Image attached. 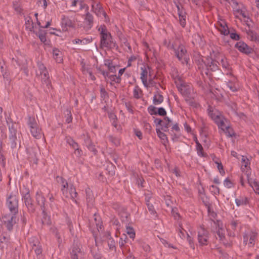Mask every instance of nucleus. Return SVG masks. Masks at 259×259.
<instances>
[{"instance_id":"obj_1","label":"nucleus","mask_w":259,"mask_h":259,"mask_svg":"<svg viewBox=\"0 0 259 259\" xmlns=\"http://www.w3.org/2000/svg\"><path fill=\"white\" fill-rule=\"evenodd\" d=\"M218 64L219 62L216 60L212 58H207L205 61L198 60L197 66L202 75L205 74L209 77H212L214 75L219 79L223 77L224 73L219 67Z\"/></svg>"},{"instance_id":"obj_2","label":"nucleus","mask_w":259,"mask_h":259,"mask_svg":"<svg viewBox=\"0 0 259 259\" xmlns=\"http://www.w3.org/2000/svg\"><path fill=\"white\" fill-rule=\"evenodd\" d=\"M100 32L101 40L100 48H107L109 49H116L118 48V46L115 42L113 40V38L109 32H107L105 25H101L98 29Z\"/></svg>"},{"instance_id":"obj_3","label":"nucleus","mask_w":259,"mask_h":259,"mask_svg":"<svg viewBox=\"0 0 259 259\" xmlns=\"http://www.w3.org/2000/svg\"><path fill=\"white\" fill-rule=\"evenodd\" d=\"M6 123L9 126V135L8 144L12 149L18 150L21 147L20 140L17 137V125L12 121L10 122L6 118Z\"/></svg>"},{"instance_id":"obj_4","label":"nucleus","mask_w":259,"mask_h":259,"mask_svg":"<svg viewBox=\"0 0 259 259\" xmlns=\"http://www.w3.org/2000/svg\"><path fill=\"white\" fill-rule=\"evenodd\" d=\"M36 200L37 204L40 207L42 210L43 218L41 220V223L43 225H50L51 224L50 218L47 215L46 211L45 202L46 199L40 192H37L36 193Z\"/></svg>"},{"instance_id":"obj_5","label":"nucleus","mask_w":259,"mask_h":259,"mask_svg":"<svg viewBox=\"0 0 259 259\" xmlns=\"http://www.w3.org/2000/svg\"><path fill=\"white\" fill-rule=\"evenodd\" d=\"M175 83L179 91L184 96L189 97L192 89L190 85L185 83L181 77L177 76L174 78Z\"/></svg>"},{"instance_id":"obj_6","label":"nucleus","mask_w":259,"mask_h":259,"mask_svg":"<svg viewBox=\"0 0 259 259\" xmlns=\"http://www.w3.org/2000/svg\"><path fill=\"white\" fill-rule=\"evenodd\" d=\"M7 205L10 211L13 214L18 212V199L16 196L11 194L7 198Z\"/></svg>"},{"instance_id":"obj_7","label":"nucleus","mask_w":259,"mask_h":259,"mask_svg":"<svg viewBox=\"0 0 259 259\" xmlns=\"http://www.w3.org/2000/svg\"><path fill=\"white\" fill-rule=\"evenodd\" d=\"M3 222L6 226L7 229L11 231L13 229V225L16 223V217L15 214H6L3 218Z\"/></svg>"},{"instance_id":"obj_8","label":"nucleus","mask_w":259,"mask_h":259,"mask_svg":"<svg viewBox=\"0 0 259 259\" xmlns=\"http://www.w3.org/2000/svg\"><path fill=\"white\" fill-rule=\"evenodd\" d=\"M23 197L29 212L34 213L35 211V207L29 194V191L27 192Z\"/></svg>"},{"instance_id":"obj_9","label":"nucleus","mask_w":259,"mask_h":259,"mask_svg":"<svg viewBox=\"0 0 259 259\" xmlns=\"http://www.w3.org/2000/svg\"><path fill=\"white\" fill-rule=\"evenodd\" d=\"M208 232L204 228H201L198 231V240L201 245H206L208 243Z\"/></svg>"},{"instance_id":"obj_10","label":"nucleus","mask_w":259,"mask_h":259,"mask_svg":"<svg viewBox=\"0 0 259 259\" xmlns=\"http://www.w3.org/2000/svg\"><path fill=\"white\" fill-rule=\"evenodd\" d=\"M235 47L237 48L240 52L246 55H249L253 52V49L252 48L249 47L243 41H241L237 42L235 44Z\"/></svg>"},{"instance_id":"obj_11","label":"nucleus","mask_w":259,"mask_h":259,"mask_svg":"<svg viewBox=\"0 0 259 259\" xmlns=\"http://www.w3.org/2000/svg\"><path fill=\"white\" fill-rule=\"evenodd\" d=\"M174 51L176 56L179 60H181L184 56V60L187 63H188V59L186 57L187 50L184 46L180 45L177 49H174Z\"/></svg>"},{"instance_id":"obj_12","label":"nucleus","mask_w":259,"mask_h":259,"mask_svg":"<svg viewBox=\"0 0 259 259\" xmlns=\"http://www.w3.org/2000/svg\"><path fill=\"white\" fill-rule=\"evenodd\" d=\"M148 111L150 115H158L164 116L166 115V111L163 107H160L156 110V108L150 105L148 108Z\"/></svg>"},{"instance_id":"obj_13","label":"nucleus","mask_w":259,"mask_h":259,"mask_svg":"<svg viewBox=\"0 0 259 259\" xmlns=\"http://www.w3.org/2000/svg\"><path fill=\"white\" fill-rule=\"evenodd\" d=\"M38 150L36 148H29L28 149V159L30 162H33L34 163L37 162V154Z\"/></svg>"},{"instance_id":"obj_14","label":"nucleus","mask_w":259,"mask_h":259,"mask_svg":"<svg viewBox=\"0 0 259 259\" xmlns=\"http://www.w3.org/2000/svg\"><path fill=\"white\" fill-rule=\"evenodd\" d=\"M81 254L80 248L77 244H73L70 251L71 259H78V256Z\"/></svg>"},{"instance_id":"obj_15","label":"nucleus","mask_w":259,"mask_h":259,"mask_svg":"<svg viewBox=\"0 0 259 259\" xmlns=\"http://www.w3.org/2000/svg\"><path fill=\"white\" fill-rule=\"evenodd\" d=\"M30 132L32 135L37 139H40L42 136L41 130L39 128L38 125L30 128Z\"/></svg>"},{"instance_id":"obj_16","label":"nucleus","mask_w":259,"mask_h":259,"mask_svg":"<svg viewBox=\"0 0 259 259\" xmlns=\"http://www.w3.org/2000/svg\"><path fill=\"white\" fill-rule=\"evenodd\" d=\"M56 180L58 183L62 184L61 190L63 194H65V192L67 191V190L65 189L68 187V183L63 177L60 176H57Z\"/></svg>"},{"instance_id":"obj_17","label":"nucleus","mask_w":259,"mask_h":259,"mask_svg":"<svg viewBox=\"0 0 259 259\" xmlns=\"http://www.w3.org/2000/svg\"><path fill=\"white\" fill-rule=\"evenodd\" d=\"M62 25L63 31L67 30L68 27H72L73 23L72 21L68 18H63L62 20Z\"/></svg>"},{"instance_id":"obj_18","label":"nucleus","mask_w":259,"mask_h":259,"mask_svg":"<svg viewBox=\"0 0 259 259\" xmlns=\"http://www.w3.org/2000/svg\"><path fill=\"white\" fill-rule=\"evenodd\" d=\"M156 133L158 137L161 140V143L166 146L168 143V140L166 135L158 128L156 129Z\"/></svg>"},{"instance_id":"obj_19","label":"nucleus","mask_w":259,"mask_h":259,"mask_svg":"<svg viewBox=\"0 0 259 259\" xmlns=\"http://www.w3.org/2000/svg\"><path fill=\"white\" fill-rule=\"evenodd\" d=\"M46 34V32L41 29H39L38 32L36 33V35L39 37L42 42L44 43L45 45H48L49 44L47 42Z\"/></svg>"},{"instance_id":"obj_20","label":"nucleus","mask_w":259,"mask_h":259,"mask_svg":"<svg viewBox=\"0 0 259 259\" xmlns=\"http://www.w3.org/2000/svg\"><path fill=\"white\" fill-rule=\"evenodd\" d=\"M86 196H87V201L88 203V205L93 204L94 200V197L92 192L89 188L86 189Z\"/></svg>"},{"instance_id":"obj_21","label":"nucleus","mask_w":259,"mask_h":259,"mask_svg":"<svg viewBox=\"0 0 259 259\" xmlns=\"http://www.w3.org/2000/svg\"><path fill=\"white\" fill-rule=\"evenodd\" d=\"M163 101V97L162 95L157 93L153 97V102L155 105L160 104Z\"/></svg>"},{"instance_id":"obj_22","label":"nucleus","mask_w":259,"mask_h":259,"mask_svg":"<svg viewBox=\"0 0 259 259\" xmlns=\"http://www.w3.org/2000/svg\"><path fill=\"white\" fill-rule=\"evenodd\" d=\"M178 15L180 24L183 27H184L186 25V13L185 11L180 12V13H179Z\"/></svg>"},{"instance_id":"obj_23","label":"nucleus","mask_w":259,"mask_h":259,"mask_svg":"<svg viewBox=\"0 0 259 259\" xmlns=\"http://www.w3.org/2000/svg\"><path fill=\"white\" fill-rule=\"evenodd\" d=\"M93 16L89 12L87 13L85 17V21L88 23V25L90 26V28L93 26L94 22Z\"/></svg>"},{"instance_id":"obj_24","label":"nucleus","mask_w":259,"mask_h":259,"mask_svg":"<svg viewBox=\"0 0 259 259\" xmlns=\"http://www.w3.org/2000/svg\"><path fill=\"white\" fill-rule=\"evenodd\" d=\"M85 143L87 144V146L88 148L91 151L93 152L95 154L97 152V150L95 147V145H93L92 142L90 141V139H87L85 140Z\"/></svg>"},{"instance_id":"obj_25","label":"nucleus","mask_w":259,"mask_h":259,"mask_svg":"<svg viewBox=\"0 0 259 259\" xmlns=\"http://www.w3.org/2000/svg\"><path fill=\"white\" fill-rule=\"evenodd\" d=\"M67 142L73 148L75 151L77 150L79 152L78 145L72 138H68L67 139Z\"/></svg>"},{"instance_id":"obj_26","label":"nucleus","mask_w":259,"mask_h":259,"mask_svg":"<svg viewBox=\"0 0 259 259\" xmlns=\"http://www.w3.org/2000/svg\"><path fill=\"white\" fill-rule=\"evenodd\" d=\"M27 123L30 127L31 128L34 126L37 125L36 121L34 117L28 116Z\"/></svg>"},{"instance_id":"obj_27","label":"nucleus","mask_w":259,"mask_h":259,"mask_svg":"<svg viewBox=\"0 0 259 259\" xmlns=\"http://www.w3.org/2000/svg\"><path fill=\"white\" fill-rule=\"evenodd\" d=\"M53 56L58 63H60L62 61L60 51L58 49L53 50Z\"/></svg>"},{"instance_id":"obj_28","label":"nucleus","mask_w":259,"mask_h":259,"mask_svg":"<svg viewBox=\"0 0 259 259\" xmlns=\"http://www.w3.org/2000/svg\"><path fill=\"white\" fill-rule=\"evenodd\" d=\"M64 113L65 114L66 116V122L68 123H69L72 122V115L71 113V111L69 110L68 109H66L64 111Z\"/></svg>"},{"instance_id":"obj_29","label":"nucleus","mask_w":259,"mask_h":259,"mask_svg":"<svg viewBox=\"0 0 259 259\" xmlns=\"http://www.w3.org/2000/svg\"><path fill=\"white\" fill-rule=\"evenodd\" d=\"M92 7L93 11H94L98 15H99L98 13H100L103 10L100 3L96 4V5L94 4H93Z\"/></svg>"},{"instance_id":"obj_30","label":"nucleus","mask_w":259,"mask_h":259,"mask_svg":"<svg viewBox=\"0 0 259 259\" xmlns=\"http://www.w3.org/2000/svg\"><path fill=\"white\" fill-rule=\"evenodd\" d=\"M217 234L220 238V240L223 241L225 238L224 230L219 227L218 230L217 231Z\"/></svg>"},{"instance_id":"obj_31","label":"nucleus","mask_w":259,"mask_h":259,"mask_svg":"<svg viewBox=\"0 0 259 259\" xmlns=\"http://www.w3.org/2000/svg\"><path fill=\"white\" fill-rule=\"evenodd\" d=\"M248 201L247 198L246 197L244 198H242L241 199H236L235 200V202L237 206H240L241 205H245L247 204Z\"/></svg>"},{"instance_id":"obj_32","label":"nucleus","mask_w":259,"mask_h":259,"mask_svg":"<svg viewBox=\"0 0 259 259\" xmlns=\"http://www.w3.org/2000/svg\"><path fill=\"white\" fill-rule=\"evenodd\" d=\"M224 132L229 137H232L235 135L233 128L229 126H225V131Z\"/></svg>"},{"instance_id":"obj_33","label":"nucleus","mask_w":259,"mask_h":259,"mask_svg":"<svg viewBox=\"0 0 259 259\" xmlns=\"http://www.w3.org/2000/svg\"><path fill=\"white\" fill-rule=\"evenodd\" d=\"M69 195L72 199H74L75 198H76L77 195V193L76 191V189L73 186H71L70 188Z\"/></svg>"},{"instance_id":"obj_34","label":"nucleus","mask_w":259,"mask_h":259,"mask_svg":"<svg viewBox=\"0 0 259 259\" xmlns=\"http://www.w3.org/2000/svg\"><path fill=\"white\" fill-rule=\"evenodd\" d=\"M100 91L101 94V97L102 99H105V98L108 97V93L106 92L103 85H100Z\"/></svg>"},{"instance_id":"obj_35","label":"nucleus","mask_w":259,"mask_h":259,"mask_svg":"<svg viewBox=\"0 0 259 259\" xmlns=\"http://www.w3.org/2000/svg\"><path fill=\"white\" fill-rule=\"evenodd\" d=\"M126 233L129 235L130 238L134 239L135 237V232L133 228L129 226L127 227Z\"/></svg>"},{"instance_id":"obj_36","label":"nucleus","mask_w":259,"mask_h":259,"mask_svg":"<svg viewBox=\"0 0 259 259\" xmlns=\"http://www.w3.org/2000/svg\"><path fill=\"white\" fill-rule=\"evenodd\" d=\"M32 249L34 251L36 255H39L42 252V249L41 247L38 245H36L35 243L33 244Z\"/></svg>"},{"instance_id":"obj_37","label":"nucleus","mask_w":259,"mask_h":259,"mask_svg":"<svg viewBox=\"0 0 259 259\" xmlns=\"http://www.w3.org/2000/svg\"><path fill=\"white\" fill-rule=\"evenodd\" d=\"M41 81L42 85L46 84L48 90H49V86L51 85V81L49 77H42L41 76Z\"/></svg>"},{"instance_id":"obj_38","label":"nucleus","mask_w":259,"mask_h":259,"mask_svg":"<svg viewBox=\"0 0 259 259\" xmlns=\"http://www.w3.org/2000/svg\"><path fill=\"white\" fill-rule=\"evenodd\" d=\"M221 62L222 64V66L224 68L229 69V64L227 61V59L226 57H224L221 60Z\"/></svg>"},{"instance_id":"obj_39","label":"nucleus","mask_w":259,"mask_h":259,"mask_svg":"<svg viewBox=\"0 0 259 259\" xmlns=\"http://www.w3.org/2000/svg\"><path fill=\"white\" fill-rule=\"evenodd\" d=\"M196 149L197 150L198 154L203 157L205 156V154L203 152V149L202 146L200 143H197L196 145Z\"/></svg>"},{"instance_id":"obj_40","label":"nucleus","mask_w":259,"mask_h":259,"mask_svg":"<svg viewBox=\"0 0 259 259\" xmlns=\"http://www.w3.org/2000/svg\"><path fill=\"white\" fill-rule=\"evenodd\" d=\"M108 246L111 250H116L115 242L112 238H110L108 241Z\"/></svg>"},{"instance_id":"obj_41","label":"nucleus","mask_w":259,"mask_h":259,"mask_svg":"<svg viewBox=\"0 0 259 259\" xmlns=\"http://www.w3.org/2000/svg\"><path fill=\"white\" fill-rule=\"evenodd\" d=\"M146 204L148 207L149 211L151 212V214L156 213V211L154 209L153 205L150 203L149 200H146Z\"/></svg>"},{"instance_id":"obj_42","label":"nucleus","mask_w":259,"mask_h":259,"mask_svg":"<svg viewBox=\"0 0 259 259\" xmlns=\"http://www.w3.org/2000/svg\"><path fill=\"white\" fill-rule=\"evenodd\" d=\"M108 139L110 142L113 143L115 146H118L120 144L119 140L118 139H117L116 138H115L112 136H110L108 137Z\"/></svg>"},{"instance_id":"obj_43","label":"nucleus","mask_w":259,"mask_h":259,"mask_svg":"<svg viewBox=\"0 0 259 259\" xmlns=\"http://www.w3.org/2000/svg\"><path fill=\"white\" fill-rule=\"evenodd\" d=\"M255 234H252L249 237V242L248 243V245L249 247H252L254 245V243L255 242Z\"/></svg>"},{"instance_id":"obj_44","label":"nucleus","mask_w":259,"mask_h":259,"mask_svg":"<svg viewBox=\"0 0 259 259\" xmlns=\"http://www.w3.org/2000/svg\"><path fill=\"white\" fill-rule=\"evenodd\" d=\"M33 23L32 22L30 18L29 19V20L26 21L25 23L26 27L29 29L30 31H32V29L33 28Z\"/></svg>"},{"instance_id":"obj_45","label":"nucleus","mask_w":259,"mask_h":259,"mask_svg":"<svg viewBox=\"0 0 259 259\" xmlns=\"http://www.w3.org/2000/svg\"><path fill=\"white\" fill-rule=\"evenodd\" d=\"M37 65L40 71V75L42 76V72L46 70H47L46 67L44 66V65L41 62H38Z\"/></svg>"},{"instance_id":"obj_46","label":"nucleus","mask_w":259,"mask_h":259,"mask_svg":"<svg viewBox=\"0 0 259 259\" xmlns=\"http://www.w3.org/2000/svg\"><path fill=\"white\" fill-rule=\"evenodd\" d=\"M210 190L214 193V194L216 195L220 194V189L217 186L211 185L210 187Z\"/></svg>"},{"instance_id":"obj_47","label":"nucleus","mask_w":259,"mask_h":259,"mask_svg":"<svg viewBox=\"0 0 259 259\" xmlns=\"http://www.w3.org/2000/svg\"><path fill=\"white\" fill-rule=\"evenodd\" d=\"M224 185L228 188L233 186V184L229 178H226L224 181Z\"/></svg>"},{"instance_id":"obj_48","label":"nucleus","mask_w":259,"mask_h":259,"mask_svg":"<svg viewBox=\"0 0 259 259\" xmlns=\"http://www.w3.org/2000/svg\"><path fill=\"white\" fill-rule=\"evenodd\" d=\"M139 91H140V92H142L141 90L139 88V87L138 86L136 87L134 90V98H135L136 99H139L140 98V97L139 95Z\"/></svg>"},{"instance_id":"obj_49","label":"nucleus","mask_w":259,"mask_h":259,"mask_svg":"<svg viewBox=\"0 0 259 259\" xmlns=\"http://www.w3.org/2000/svg\"><path fill=\"white\" fill-rule=\"evenodd\" d=\"M255 192L258 194H259V183L257 182L254 181H253V186L252 187Z\"/></svg>"},{"instance_id":"obj_50","label":"nucleus","mask_w":259,"mask_h":259,"mask_svg":"<svg viewBox=\"0 0 259 259\" xmlns=\"http://www.w3.org/2000/svg\"><path fill=\"white\" fill-rule=\"evenodd\" d=\"M154 118V122L156 124V126L160 125L162 126L163 124V123H164L163 120L162 119L158 118Z\"/></svg>"},{"instance_id":"obj_51","label":"nucleus","mask_w":259,"mask_h":259,"mask_svg":"<svg viewBox=\"0 0 259 259\" xmlns=\"http://www.w3.org/2000/svg\"><path fill=\"white\" fill-rule=\"evenodd\" d=\"M207 110H208V114L210 116V117L212 119H214L216 117L217 115H215L214 113H213V111L212 110V108L209 106V108H208Z\"/></svg>"},{"instance_id":"obj_52","label":"nucleus","mask_w":259,"mask_h":259,"mask_svg":"<svg viewBox=\"0 0 259 259\" xmlns=\"http://www.w3.org/2000/svg\"><path fill=\"white\" fill-rule=\"evenodd\" d=\"M187 240L189 241V244L190 245V247L193 249H194L195 246H194V243L193 242L192 239V238L190 237V236L188 233H187Z\"/></svg>"},{"instance_id":"obj_53","label":"nucleus","mask_w":259,"mask_h":259,"mask_svg":"<svg viewBox=\"0 0 259 259\" xmlns=\"http://www.w3.org/2000/svg\"><path fill=\"white\" fill-rule=\"evenodd\" d=\"M230 37L234 40H238L240 39L239 34L236 33H231L230 35Z\"/></svg>"},{"instance_id":"obj_54","label":"nucleus","mask_w":259,"mask_h":259,"mask_svg":"<svg viewBox=\"0 0 259 259\" xmlns=\"http://www.w3.org/2000/svg\"><path fill=\"white\" fill-rule=\"evenodd\" d=\"M134 133L136 136L138 137L140 140H141L143 138L142 132L137 129L134 130Z\"/></svg>"},{"instance_id":"obj_55","label":"nucleus","mask_w":259,"mask_h":259,"mask_svg":"<svg viewBox=\"0 0 259 259\" xmlns=\"http://www.w3.org/2000/svg\"><path fill=\"white\" fill-rule=\"evenodd\" d=\"M165 202L167 207H170V208H172L171 204L172 202L170 200L169 197L167 196L166 198L165 199Z\"/></svg>"},{"instance_id":"obj_56","label":"nucleus","mask_w":259,"mask_h":259,"mask_svg":"<svg viewBox=\"0 0 259 259\" xmlns=\"http://www.w3.org/2000/svg\"><path fill=\"white\" fill-rule=\"evenodd\" d=\"M137 59V57L135 56H132L128 60L127 67H130L132 66V62Z\"/></svg>"},{"instance_id":"obj_57","label":"nucleus","mask_w":259,"mask_h":259,"mask_svg":"<svg viewBox=\"0 0 259 259\" xmlns=\"http://www.w3.org/2000/svg\"><path fill=\"white\" fill-rule=\"evenodd\" d=\"M142 71L141 74V79L146 78L147 76V71L146 69L142 68Z\"/></svg>"},{"instance_id":"obj_58","label":"nucleus","mask_w":259,"mask_h":259,"mask_svg":"<svg viewBox=\"0 0 259 259\" xmlns=\"http://www.w3.org/2000/svg\"><path fill=\"white\" fill-rule=\"evenodd\" d=\"M228 125H226L223 120H220V124H219V127H220L223 131H225V126Z\"/></svg>"},{"instance_id":"obj_59","label":"nucleus","mask_w":259,"mask_h":259,"mask_svg":"<svg viewBox=\"0 0 259 259\" xmlns=\"http://www.w3.org/2000/svg\"><path fill=\"white\" fill-rule=\"evenodd\" d=\"M175 4L176 7L177 8L178 14L180 13V12H184V10L183 9V7L180 8V3L179 2L177 3L176 2H174Z\"/></svg>"},{"instance_id":"obj_60","label":"nucleus","mask_w":259,"mask_h":259,"mask_svg":"<svg viewBox=\"0 0 259 259\" xmlns=\"http://www.w3.org/2000/svg\"><path fill=\"white\" fill-rule=\"evenodd\" d=\"M92 41V38H84L82 39V44L83 45H87Z\"/></svg>"},{"instance_id":"obj_61","label":"nucleus","mask_w":259,"mask_h":259,"mask_svg":"<svg viewBox=\"0 0 259 259\" xmlns=\"http://www.w3.org/2000/svg\"><path fill=\"white\" fill-rule=\"evenodd\" d=\"M242 162L244 163V167H246L249 163V160L244 156H242Z\"/></svg>"},{"instance_id":"obj_62","label":"nucleus","mask_w":259,"mask_h":259,"mask_svg":"<svg viewBox=\"0 0 259 259\" xmlns=\"http://www.w3.org/2000/svg\"><path fill=\"white\" fill-rule=\"evenodd\" d=\"M170 125H167V123L163 124L161 126V130L165 132L168 131V127L170 126Z\"/></svg>"},{"instance_id":"obj_63","label":"nucleus","mask_w":259,"mask_h":259,"mask_svg":"<svg viewBox=\"0 0 259 259\" xmlns=\"http://www.w3.org/2000/svg\"><path fill=\"white\" fill-rule=\"evenodd\" d=\"M105 65L108 67V68L113 66V62L110 60H107L105 61Z\"/></svg>"},{"instance_id":"obj_64","label":"nucleus","mask_w":259,"mask_h":259,"mask_svg":"<svg viewBox=\"0 0 259 259\" xmlns=\"http://www.w3.org/2000/svg\"><path fill=\"white\" fill-rule=\"evenodd\" d=\"M171 213L175 219H177V217H180V214L179 213L176 212L175 210L172 207L171 208Z\"/></svg>"}]
</instances>
